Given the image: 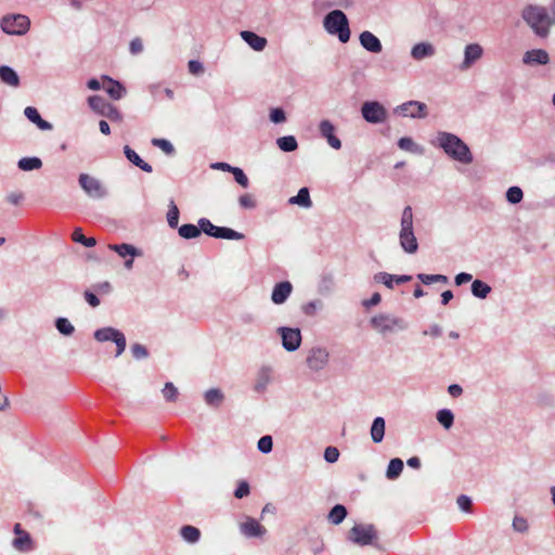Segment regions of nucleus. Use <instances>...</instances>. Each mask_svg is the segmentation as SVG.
Instances as JSON below:
<instances>
[{
  "instance_id": "obj_30",
  "label": "nucleus",
  "mask_w": 555,
  "mask_h": 555,
  "mask_svg": "<svg viewBox=\"0 0 555 555\" xmlns=\"http://www.w3.org/2000/svg\"><path fill=\"white\" fill-rule=\"evenodd\" d=\"M288 202L292 205H298L305 208H310L312 206L309 190L307 188H301L298 194L291 197Z\"/></svg>"
},
{
  "instance_id": "obj_29",
  "label": "nucleus",
  "mask_w": 555,
  "mask_h": 555,
  "mask_svg": "<svg viewBox=\"0 0 555 555\" xmlns=\"http://www.w3.org/2000/svg\"><path fill=\"white\" fill-rule=\"evenodd\" d=\"M385 435V421L383 417L378 416L373 421L371 427V437L375 443H379L383 441Z\"/></svg>"
},
{
  "instance_id": "obj_14",
  "label": "nucleus",
  "mask_w": 555,
  "mask_h": 555,
  "mask_svg": "<svg viewBox=\"0 0 555 555\" xmlns=\"http://www.w3.org/2000/svg\"><path fill=\"white\" fill-rule=\"evenodd\" d=\"M280 333L282 336L283 347L287 351H295L299 348L301 343V334L298 328L281 327Z\"/></svg>"
},
{
  "instance_id": "obj_41",
  "label": "nucleus",
  "mask_w": 555,
  "mask_h": 555,
  "mask_svg": "<svg viewBox=\"0 0 555 555\" xmlns=\"http://www.w3.org/2000/svg\"><path fill=\"white\" fill-rule=\"evenodd\" d=\"M438 422L447 429L453 425L454 416L450 410L443 409L437 413Z\"/></svg>"
},
{
  "instance_id": "obj_11",
  "label": "nucleus",
  "mask_w": 555,
  "mask_h": 555,
  "mask_svg": "<svg viewBox=\"0 0 555 555\" xmlns=\"http://www.w3.org/2000/svg\"><path fill=\"white\" fill-rule=\"evenodd\" d=\"M79 185L92 198H102L107 194L106 185L95 176H79Z\"/></svg>"
},
{
  "instance_id": "obj_13",
  "label": "nucleus",
  "mask_w": 555,
  "mask_h": 555,
  "mask_svg": "<svg viewBox=\"0 0 555 555\" xmlns=\"http://www.w3.org/2000/svg\"><path fill=\"white\" fill-rule=\"evenodd\" d=\"M397 111L405 117L424 118L427 116L426 104L418 101L405 102L398 106Z\"/></svg>"
},
{
  "instance_id": "obj_7",
  "label": "nucleus",
  "mask_w": 555,
  "mask_h": 555,
  "mask_svg": "<svg viewBox=\"0 0 555 555\" xmlns=\"http://www.w3.org/2000/svg\"><path fill=\"white\" fill-rule=\"evenodd\" d=\"M199 230L203 231L209 236L216 238H225V240H242L244 235L240 232H236L230 228L217 227L210 222V220L206 218H202L198 221Z\"/></svg>"
},
{
  "instance_id": "obj_58",
  "label": "nucleus",
  "mask_w": 555,
  "mask_h": 555,
  "mask_svg": "<svg viewBox=\"0 0 555 555\" xmlns=\"http://www.w3.org/2000/svg\"><path fill=\"white\" fill-rule=\"evenodd\" d=\"M457 505L464 512H469L472 507V500L467 495H460L457 498Z\"/></svg>"
},
{
  "instance_id": "obj_24",
  "label": "nucleus",
  "mask_w": 555,
  "mask_h": 555,
  "mask_svg": "<svg viewBox=\"0 0 555 555\" xmlns=\"http://www.w3.org/2000/svg\"><path fill=\"white\" fill-rule=\"evenodd\" d=\"M435 52H436V49L431 43L421 42V43L415 44L412 48L411 56L416 61H421L425 57L433 56L435 54Z\"/></svg>"
},
{
  "instance_id": "obj_31",
  "label": "nucleus",
  "mask_w": 555,
  "mask_h": 555,
  "mask_svg": "<svg viewBox=\"0 0 555 555\" xmlns=\"http://www.w3.org/2000/svg\"><path fill=\"white\" fill-rule=\"evenodd\" d=\"M125 155L129 162H131L132 164L138 166L141 170L146 171V172L152 171V167L147 163L142 160L140 158V156L133 150H131L128 145L125 146Z\"/></svg>"
},
{
  "instance_id": "obj_38",
  "label": "nucleus",
  "mask_w": 555,
  "mask_h": 555,
  "mask_svg": "<svg viewBox=\"0 0 555 555\" xmlns=\"http://www.w3.org/2000/svg\"><path fill=\"white\" fill-rule=\"evenodd\" d=\"M280 150L284 152H293L298 147L297 141L293 135L281 137L276 140Z\"/></svg>"
},
{
  "instance_id": "obj_28",
  "label": "nucleus",
  "mask_w": 555,
  "mask_h": 555,
  "mask_svg": "<svg viewBox=\"0 0 555 555\" xmlns=\"http://www.w3.org/2000/svg\"><path fill=\"white\" fill-rule=\"evenodd\" d=\"M25 116L41 130H50L52 125L47 120L42 119L38 111L35 107L28 106L25 108Z\"/></svg>"
},
{
  "instance_id": "obj_8",
  "label": "nucleus",
  "mask_w": 555,
  "mask_h": 555,
  "mask_svg": "<svg viewBox=\"0 0 555 555\" xmlns=\"http://www.w3.org/2000/svg\"><path fill=\"white\" fill-rule=\"evenodd\" d=\"M29 25V18L23 14L7 15L1 20L2 30L9 35H24Z\"/></svg>"
},
{
  "instance_id": "obj_47",
  "label": "nucleus",
  "mask_w": 555,
  "mask_h": 555,
  "mask_svg": "<svg viewBox=\"0 0 555 555\" xmlns=\"http://www.w3.org/2000/svg\"><path fill=\"white\" fill-rule=\"evenodd\" d=\"M152 144L154 146L159 147L162 151H164L167 155H171L175 152L173 145L165 139H153Z\"/></svg>"
},
{
  "instance_id": "obj_54",
  "label": "nucleus",
  "mask_w": 555,
  "mask_h": 555,
  "mask_svg": "<svg viewBox=\"0 0 555 555\" xmlns=\"http://www.w3.org/2000/svg\"><path fill=\"white\" fill-rule=\"evenodd\" d=\"M249 485L247 481L242 480L238 482V486L234 492L235 498L242 499L244 496H247L249 494Z\"/></svg>"
},
{
  "instance_id": "obj_46",
  "label": "nucleus",
  "mask_w": 555,
  "mask_h": 555,
  "mask_svg": "<svg viewBox=\"0 0 555 555\" xmlns=\"http://www.w3.org/2000/svg\"><path fill=\"white\" fill-rule=\"evenodd\" d=\"M167 221L170 228H177L179 222V209L178 207L171 203V206L167 214Z\"/></svg>"
},
{
  "instance_id": "obj_10",
  "label": "nucleus",
  "mask_w": 555,
  "mask_h": 555,
  "mask_svg": "<svg viewBox=\"0 0 555 555\" xmlns=\"http://www.w3.org/2000/svg\"><path fill=\"white\" fill-rule=\"evenodd\" d=\"M94 338L98 341H114L116 344V357H119L126 349V337L120 331L116 328H100L95 331Z\"/></svg>"
},
{
  "instance_id": "obj_33",
  "label": "nucleus",
  "mask_w": 555,
  "mask_h": 555,
  "mask_svg": "<svg viewBox=\"0 0 555 555\" xmlns=\"http://www.w3.org/2000/svg\"><path fill=\"white\" fill-rule=\"evenodd\" d=\"M42 166V162L38 157H25L18 162V168L22 171L38 170Z\"/></svg>"
},
{
  "instance_id": "obj_23",
  "label": "nucleus",
  "mask_w": 555,
  "mask_h": 555,
  "mask_svg": "<svg viewBox=\"0 0 555 555\" xmlns=\"http://www.w3.org/2000/svg\"><path fill=\"white\" fill-rule=\"evenodd\" d=\"M14 533L17 534V538H15L13 541L14 547L20 551L30 550V547H31L30 535L26 531L22 530L20 524H15Z\"/></svg>"
},
{
  "instance_id": "obj_26",
  "label": "nucleus",
  "mask_w": 555,
  "mask_h": 555,
  "mask_svg": "<svg viewBox=\"0 0 555 555\" xmlns=\"http://www.w3.org/2000/svg\"><path fill=\"white\" fill-rule=\"evenodd\" d=\"M0 79L3 83L16 88L20 86V77L10 66H0Z\"/></svg>"
},
{
  "instance_id": "obj_53",
  "label": "nucleus",
  "mask_w": 555,
  "mask_h": 555,
  "mask_svg": "<svg viewBox=\"0 0 555 555\" xmlns=\"http://www.w3.org/2000/svg\"><path fill=\"white\" fill-rule=\"evenodd\" d=\"M339 457V451L335 447H327L324 451V459L328 463H335Z\"/></svg>"
},
{
  "instance_id": "obj_5",
  "label": "nucleus",
  "mask_w": 555,
  "mask_h": 555,
  "mask_svg": "<svg viewBox=\"0 0 555 555\" xmlns=\"http://www.w3.org/2000/svg\"><path fill=\"white\" fill-rule=\"evenodd\" d=\"M370 324L376 332L385 335L397 331H402L406 327L403 319L390 314H377L371 318Z\"/></svg>"
},
{
  "instance_id": "obj_40",
  "label": "nucleus",
  "mask_w": 555,
  "mask_h": 555,
  "mask_svg": "<svg viewBox=\"0 0 555 555\" xmlns=\"http://www.w3.org/2000/svg\"><path fill=\"white\" fill-rule=\"evenodd\" d=\"M178 232L181 237L186 240L195 238L201 235L199 228L191 223L181 225Z\"/></svg>"
},
{
  "instance_id": "obj_21",
  "label": "nucleus",
  "mask_w": 555,
  "mask_h": 555,
  "mask_svg": "<svg viewBox=\"0 0 555 555\" xmlns=\"http://www.w3.org/2000/svg\"><path fill=\"white\" fill-rule=\"evenodd\" d=\"M319 128H320V132H321L322 137L326 138L327 143L332 147H334L336 150L340 149L341 142L336 135H334L335 128L331 121L322 120L320 122Z\"/></svg>"
},
{
  "instance_id": "obj_56",
  "label": "nucleus",
  "mask_w": 555,
  "mask_h": 555,
  "mask_svg": "<svg viewBox=\"0 0 555 555\" xmlns=\"http://www.w3.org/2000/svg\"><path fill=\"white\" fill-rule=\"evenodd\" d=\"M131 352H132V356L135 359H143V358L147 357L146 348L143 345H140V344L132 345Z\"/></svg>"
},
{
  "instance_id": "obj_9",
  "label": "nucleus",
  "mask_w": 555,
  "mask_h": 555,
  "mask_svg": "<svg viewBox=\"0 0 555 555\" xmlns=\"http://www.w3.org/2000/svg\"><path fill=\"white\" fill-rule=\"evenodd\" d=\"M350 540L361 546L373 544L377 539V531L373 525H356L349 531Z\"/></svg>"
},
{
  "instance_id": "obj_34",
  "label": "nucleus",
  "mask_w": 555,
  "mask_h": 555,
  "mask_svg": "<svg viewBox=\"0 0 555 555\" xmlns=\"http://www.w3.org/2000/svg\"><path fill=\"white\" fill-rule=\"evenodd\" d=\"M347 516V509L344 505L337 504L335 505L330 514L328 521L334 525H339Z\"/></svg>"
},
{
  "instance_id": "obj_62",
  "label": "nucleus",
  "mask_w": 555,
  "mask_h": 555,
  "mask_svg": "<svg viewBox=\"0 0 555 555\" xmlns=\"http://www.w3.org/2000/svg\"><path fill=\"white\" fill-rule=\"evenodd\" d=\"M472 279H473L472 274L466 273V272H462V273H459L455 276V284L456 285H462L464 283H467V282L472 281Z\"/></svg>"
},
{
  "instance_id": "obj_39",
  "label": "nucleus",
  "mask_w": 555,
  "mask_h": 555,
  "mask_svg": "<svg viewBox=\"0 0 555 555\" xmlns=\"http://www.w3.org/2000/svg\"><path fill=\"white\" fill-rule=\"evenodd\" d=\"M72 240L76 243H80L86 247H93L96 244L94 237H86L80 228H76L72 234Z\"/></svg>"
},
{
  "instance_id": "obj_48",
  "label": "nucleus",
  "mask_w": 555,
  "mask_h": 555,
  "mask_svg": "<svg viewBox=\"0 0 555 555\" xmlns=\"http://www.w3.org/2000/svg\"><path fill=\"white\" fill-rule=\"evenodd\" d=\"M375 280L377 282L383 283L388 288H393V282H396L395 275L386 273V272H380L379 274H377L375 276Z\"/></svg>"
},
{
  "instance_id": "obj_35",
  "label": "nucleus",
  "mask_w": 555,
  "mask_h": 555,
  "mask_svg": "<svg viewBox=\"0 0 555 555\" xmlns=\"http://www.w3.org/2000/svg\"><path fill=\"white\" fill-rule=\"evenodd\" d=\"M490 292L491 287L480 280H475L472 284V293L478 298H486Z\"/></svg>"
},
{
  "instance_id": "obj_49",
  "label": "nucleus",
  "mask_w": 555,
  "mask_h": 555,
  "mask_svg": "<svg viewBox=\"0 0 555 555\" xmlns=\"http://www.w3.org/2000/svg\"><path fill=\"white\" fill-rule=\"evenodd\" d=\"M272 444L271 436H263L258 441V449L262 453H269L272 450Z\"/></svg>"
},
{
  "instance_id": "obj_42",
  "label": "nucleus",
  "mask_w": 555,
  "mask_h": 555,
  "mask_svg": "<svg viewBox=\"0 0 555 555\" xmlns=\"http://www.w3.org/2000/svg\"><path fill=\"white\" fill-rule=\"evenodd\" d=\"M417 279L421 280V282L424 283V284H431V283H437V282H441V283H447L448 282V278L446 275H442V274H425V273H420L417 275Z\"/></svg>"
},
{
  "instance_id": "obj_36",
  "label": "nucleus",
  "mask_w": 555,
  "mask_h": 555,
  "mask_svg": "<svg viewBox=\"0 0 555 555\" xmlns=\"http://www.w3.org/2000/svg\"><path fill=\"white\" fill-rule=\"evenodd\" d=\"M205 401L208 405L219 406L223 401V393L216 388L209 389L205 392Z\"/></svg>"
},
{
  "instance_id": "obj_12",
  "label": "nucleus",
  "mask_w": 555,
  "mask_h": 555,
  "mask_svg": "<svg viewBox=\"0 0 555 555\" xmlns=\"http://www.w3.org/2000/svg\"><path fill=\"white\" fill-rule=\"evenodd\" d=\"M362 117L371 124H380L387 119L386 108L377 101H367L361 107Z\"/></svg>"
},
{
  "instance_id": "obj_27",
  "label": "nucleus",
  "mask_w": 555,
  "mask_h": 555,
  "mask_svg": "<svg viewBox=\"0 0 555 555\" xmlns=\"http://www.w3.org/2000/svg\"><path fill=\"white\" fill-rule=\"evenodd\" d=\"M108 248L111 250L116 251L122 258H126L127 256L134 258V257L141 255V251L138 248H135L133 245L126 244V243L109 244Z\"/></svg>"
},
{
  "instance_id": "obj_17",
  "label": "nucleus",
  "mask_w": 555,
  "mask_h": 555,
  "mask_svg": "<svg viewBox=\"0 0 555 555\" xmlns=\"http://www.w3.org/2000/svg\"><path fill=\"white\" fill-rule=\"evenodd\" d=\"M102 80H103V85H102L103 89L108 93V95L113 100H119L124 96L126 89L119 81L114 80L108 76H103Z\"/></svg>"
},
{
  "instance_id": "obj_22",
  "label": "nucleus",
  "mask_w": 555,
  "mask_h": 555,
  "mask_svg": "<svg viewBox=\"0 0 555 555\" xmlns=\"http://www.w3.org/2000/svg\"><path fill=\"white\" fill-rule=\"evenodd\" d=\"M241 531L244 535L254 538L263 535L266 533V528L256 519L248 518L245 522L241 524Z\"/></svg>"
},
{
  "instance_id": "obj_63",
  "label": "nucleus",
  "mask_w": 555,
  "mask_h": 555,
  "mask_svg": "<svg viewBox=\"0 0 555 555\" xmlns=\"http://www.w3.org/2000/svg\"><path fill=\"white\" fill-rule=\"evenodd\" d=\"M23 193L12 192L8 195V201L13 205H18L23 201Z\"/></svg>"
},
{
  "instance_id": "obj_45",
  "label": "nucleus",
  "mask_w": 555,
  "mask_h": 555,
  "mask_svg": "<svg viewBox=\"0 0 555 555\" xmlns=\"http://www.w3.org/2000/svg\"><path fill=\"white\" fill-rule=\"evenodd\" d=\"M56 328L64 335H70L75 330L70 322L65 318H59L56 320Z\"/></svg>"
},
{
  "instance_id": "obj_37",
  "label": "nucleus",
  "mask_w": 555,
  "mask_h": 555,
  "mask_svg": "<svg viewBox=\"0 0 555 555\" xmlns=\"http://www.w3.org/2000/svg\"><path fill=\"white\" fill-rule=\"evenodd\" d=\"M180 532L182 538L190 543L197 542L201 537V531L196 527L190 525L183 526Z\"/></svg>"
},
{
  "instance_id": "obj_4",
  "label": "nucleus",
  "mask_w": 555,
  "mask_h": 555,
  "mask_svg": "<svg viewBox=\"0 0 555 555\" xmlns=\"http://www.w3.org/2000/svg\"><path fill=\"white\" fill-rule=\"evenodd\" d=\"M400 245L409 254L417 250L418 244L413 232V212L410 206L403 209L400 230Z\"/></svg>"
},
{
  "instance_id": "obj_64",
  "label": "nucleus",
  "mask_w": 555,
  "mask_h": 555,
  "mask_svg": "<svg viewBox=\"0 0 555 555\" xmlns=\"http://www.w3.org/2000/svg\"><path fill=\"white\" fill-rule=\"evenodd\" d=\"M448 391L452 397H459L463 392L462 387L456 384L450 385Z\"/></svg>"
},
{
  "instance_id": "obj_52",
  "label": "nucleus",
  "mask_w": 555,
  "mask_h": 555,
  "mask_svg": "<svg viewBox=\"0 0 555 555\" xmlns=\"http://www.w3.org/2000/svg\"><path fill=\"white\" fill-rule=\"evenodd\" d=\"M238 203L243 208H254L256 207V201L254 196L249 193L243 194L238 198Z\"/></svg>"
},
{
  "instance_id": "obj_55",
  "label": "nucleus",
  "mask_w": 555,
  "mask_h": 555,
  "mask_svg": "<svg viewBox=\"0 0 555 555\" xmlns=\"http://www.w3.org/2000/svg\"><path fill=\"white\" fill-rule=\"evenodd\" d=\"M398 145L402 150L417 152V146L411 138H401L398 142Z\"/></svg>"
},
{
  "instance_id": "obj_61",
  "label": "nucleus",
  "mask_w": 555,
  "mask_h": 555,
  "mask_svg": "<svg viewBox=\"0 0 555 555\" xmlns=\"http://www.w3.org/2000/svg\"><path fill=\"white\" fill-rule=\"evenodd\" d=\"M85 298L91 307H98L100 305L99 298L91 292H85Z\"/></svg>"
},
{
  "instance_id": "obj_32",
  "label": "nucleus",
  "mask_w": 555,
  "mask_h": 555,
  "mask_svg": "<svg viewBox=\"0 0 555 555\" xmlns=\"http://www.w3.org/2000/svg\"><path fill=\"white\" fill-rule=\"evenodd\" d=\"M402 469H403L402 460H400L398 457L392 459V460H390V462L388 464L386 476L388 479L393 480L400 476V474L402 473Z\"/></svg>"
},
{
  "instance_id": "obj_51",
  "label": "nucleus",
  "mask_w": 555,
  "mask_h": 555,
  "mask_svg": "<svg viewBox=\"0 0 555 555\" xmlns=\"http://www.w3.org/2000/svg\"><path fill=\"white\" fill-rule=\"evenodd\" d=\"M513 528L518 532H526L528 530L527 519L520 516H515L513 519Z\"/></svg>"
},
{
  "instance_id": "obj_18",
  "label": "nucleus",
  "mask_w": 555,
  "mask_h": 555,
  "mask_svg": "<svg viewBox=\"0 0 555 555\" xmlns=\"http://www.w3.org/2000/svg\"><path fill=\"white\" fill-rule=\"evenodd\" d=\"M550 61L548 54L545 50L535 49L527 51L524 54L522 62L527 65H545Z\"/></svg>"
},
{
  "instance_id": "obj_16",
  "label": "nucleus",
  "mask_w": 555,
  "mask_h": 555,
  "mask_svg": "<svg viewBox=\"0 0 555 555\" xmlns=\"http://www.w3.org/2000/svg\"><path fill=\"white\" fill-rule=\"evenodd\" d=\"M482 56V48L478 43H470L466 46L464 52V61L461 69H468L476 61Z\"/></svg>"
},
{
  "instance_id": "obj_50",
  "label": "nucleus",
  "mask_w": 555,
  "mask_h": 555,
  "mask_svg": "<svg viewBox=\"0 0 555 555\" xmlns=\"http://www.w3.org/2000/svg\"><path fill=\"white\" fill-rule=\"evenodd\" d=\"M212 169H219L223 171H229L230 173H244L243 170L238 167H232L227 163H215L210 166Z\"/></svg>"
},
{
  "instance_id": "obj_60",
  "label": "nucleus",
  "mask_w": 555,
  "mask_h": 555,
  "mask_svg": "<svg viewBox=\"0 0 555 555\" xmlns=\"http://www.w3.org/2000/svg\"><path fill=\"white\" fill-rule=\"evenodd\" d=\"M189 70L193 75H199L204 72V67L198 61H190L189 62Z\"/></svg>"
},
{
  "instance_id": "obj_6",
  "label": "nucleus",
  "mask_w": 555,
  "mask_h": 555,
  "mask_svg": "<svg viewBox=\"0 0 555 555\" xmlns=\"http://www.w3.org/2000/svg\"><path fill=\"white\" fill-rule=\"evenodd\" d=\"M88 103L94 112L108 118L111 121L120 122L122 120V115L119 109L106 102L102 96L91 95L88 99Z\"/></svg>"
},
{
  "instance_id": "obj_19",
  "label": "nucleus",
  "mask_w": 555,
  "mask_h": 555,
  "mask_svg": "<svg viewBox=\"0 0 555 555\" xmlns=\"http://www.w3.org/2000/svg\"><path fill=\"white\" fill-rule=\"evenodd\" d=\"M359 39H360L361 46L365 50H367L372 53L382 52L383 47H382L379 39L375 35H373L371 31L365 30V31L361 33Z\"/></svg>"
},
{
  "instance_id": "obj_20",
  "label": "nucleus",
  "mask_w": 555,
  "mask_h": 555,
  "mask_svg": "<svg viewBox=\"0 0 555 555\" xmlns=\"http://www.w3.org/2000/svg\"><path fill=\"white\" fill-rule=\"evenodd\" d=\"M292 291L293 286L289 282H280L274 286L271 299L274 304L281 305L288 298Z\"/></svg>"
},
{
  "instance_id": "obj_59",
  "label": "nucleus",
  "mask_w": 555,
  "mask_h": 555,
  "mask_svg": "<svg viewBox=\"0 0 555 555\" xmlns=\"http://www.w3.org/2000/svg\"><path fill=\"white\" fill-rule=\"evenodd\" d=\"M129 49L132 54H139L143 50L142 40L140 38L132 39Z\"/></svg>"
},
{
  "instance_id": "obj_25",
  "label": "nucleus",
  "mask_w": 555,
  "mask_h": 555,
  "mask_svg": "<svg viewBox=\"0 0 555 555\" xmlns=\"http://www.w3.org/2000/svg\"><path fill=\"white\" fill-rule=\"evenodd\" d=\"M241 37L255 51H262L266 48V46H267V39L263 38V37L258 36L257 34H255L253 31L244 30V31L241 33Z\"/></svg>"
},
{
  "instance_id": "obj_43",
  "label": "nucleus",
  "mask_w": 555,
  "mask_h": 555,
  "mask_svg": "<svg viewBox=\"0 0 555 555\" xmlns=\"http://www.w3.org/2000/svg\"><path fill=\"white\" fill-rule=\"evenodd\" d=\"M522 191L518 186H511L506 192V198L511 204H518L522 199Z\"/></svg>"
},
{
  "instance_id": "obj_2",
  "label": "nucleus",
  "mask_w": 555,
  "mask_h": 555,
  "mask_svg": "<svg viewBox=\"0 0 555 555\" xmlns=\"http://www.w3.org/2000/svg\"><path fill=\"white\" fill-rule=\"evenodd\" d=\"M323 25L328 34L337 36L343 43L349 41V22L346 14L343 11L334 10L330 12L327 15H325Z\"/></svg>"
},
{
  "instance_id": "obj_1",
  "label": "nucleus",
  "mask_w": 555,
  "mask_h": 555,
  "mask_svg": "<svg viewBox=\"0 0 555 555\" xmlns=\"http://www.w3.org/2000/svg\"><path fill=\"white\" fill-rule=\"evenodd\" d=\"M436 140L438 146L454 160L463 164L473 162L468 146L457 135L449 132H439Z\"/></svg>"
},
{
  "instance_id": "obj_3",
  "label": "nucleus",
  "mask_w": 555,
  "mask_h": 555,
  "mask_svg": "<svg viewBox=\"0 0 555 555\" xmlns=\"http://www.w3.org/2000/svg\"><path fill=\"white\" fill-rule=\"evenodd\" d=\"M522 17L537 35L545 37L548 34L551 18L544 8L529 5L522 11Z\"/></svg>"
},
{
  "instance_id": "obj_15",
  "label": "nucleus",
  "mask_w": 555,
  "mask_h": 555,
  "mask_svg": "<svg viewBox=\"0 0 555 555\" xmlns=\"http://www.w3.org/2000/svg\"><path fill=\"white\" fill-rule=\"evenodd\" d=\"M328 353L323 348L311 349L307 357L308 366L314 371L321 370L327 362Z\"/></svg>"
},
{
  "instance_id": "obj_57",
  "label": "nucleus",
  "mask_w": 555,
  "mask_h": 555,
  "mask_svg": "<svg viewBox=\"0 0 555 555\" xmlns=\"http://www.w3.org/2000/svg\"><path fill=\"white\" fill-rule=\"evenodd\" d=\"M270 119L275 124L285 121L286 117L284 111L282 108H273L270 113Z\"/></svg>"
},
{
  "instance_id": "obj_44",
  "label": "nucleus",
  "mask_w": 555,
  "mask_h": 555,
  "mask_svg": "<svg viewBox=\"0 0 555 555\" xmlns=\"http://www.w3.org/2000/svg\"><path fill=\"white\" fill-rule=\"evenodd\" d=\"M163 396L167 401L175 402L178 399V389L175 387L172 383L168 382L165 384V387L163 388Z\"/></svg>"
}]
</instances>
